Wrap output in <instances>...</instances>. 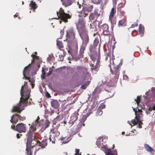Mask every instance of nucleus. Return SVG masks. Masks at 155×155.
<instances>
[{"instance_id": "nucleus-63", "label": "nucleus", "mask_w": 155, "mask_h": 155, "mask_svg": "<svg viewBox=\"0 0 155 155\" xmlns=\"http://www.w3.org/2000/svg\"><path fill=\"white\" fill-rule=\"evenodd\" d=\"M47 140V139H45V140H43L41 141V142L44 143L45 142V143L46 142L45 141Z\"/></svg>"}, {"instance_id": "nucleus-40", "label": "nucleus", "mask_w": 155, "mask_h": 155, "mask_svg": "<svg viewBox=\"0 0 155 155\" xmlns=\"http://www.w3.org/2000/svg\"><path fill=\"white\" fill-rule=\"evenodd\" d=\"M138 108V107H137L136 109L135 108H133V110L135 112V117H137V108Z\"/></svg>"}, {"instance_id": "nucleus-3", "label": "nucleus", "mask_w": 155, "mask_h": 155, "mask_svg": "<svg viewBox=\"0 0 155 155\" xmlns=\"http://www.w3.org/2000/svg\"><path fill=\"white\" fill-rule=\"evenodd\" d=\"M78 31L79 35L82 40V45L86 46L87 45L89 42V38L85 29L84 28H80Z\"/></svg>"}, {"instance_id": "nucleus-57", "label": "nucleus", "mask_w": 155, "mask_h": 155, "mask_svg": "<svg viewBox=\"0 0 155 155\" xmlns=\"http://www.w3.org/2000/svg\"><path fill=\"white\" fill-rule=\"evenodd\" d=\"M137 122H138L139 124H143L142 121L140 119V120H139L138 121H137Z\"/></svg>"}, {"instance_id": "nucleus-20", "label": "nucleus", "mask_w": 155, "mask_h": 155, "mask_svg": "<svg viewBox=\"0 0 155 155\" xmlns=\"http://www.w3.org/2000/svg\"><path fill=\"white\" fill-rule=\"evenodd\" d=\"M36 4L35 2L31 1L29 4V6L32 9H35L36 8Z\"/></svg>"}, {"instance_id": "nucleus-6", "label": "nucleus", "mask_w": 155, "mask_h": 155, "mask_svg": "<svg viewBox=\"0 0 155 155\" xmlns=\"http://www.w3.org/2000/svg\"><path fill=\"white\" fill-rule=\"evenodd\" d=\"M18 119L20 120L23 121L25 119V116L21 117L20 115L16 113L12 116L10 119V122L12 124H16L18 121Z\"/></svg>"}, {"instance_id": "nucleus-36", "label": "nucleus", "mask_w": 155, "mask_h": 155, "mask_svg": "<svg viewBox=\"0 0 155 155\" xmlns=\"http://www.w3.org/2000/svg\"><path fill=\"white\" fill-rule=\"evenodd\" d=\"M92 109V108H91L89 109V110H88L87 113L86 114L87 116L88 117L91 113V110Z\"/></svg>"}, {"instance_id": "nucleus-16", "label": "nucleus", "mask_w": 155, "mask_h": 155, "mask_svg": "<svg viewBox=\"0 0 155 155\" xmlns=\"http://www.w3.org/2000/svg\"><path fill=\"white\" fill-rule=\"evenodd\" d=\"M144 147L146 150L148 152H152L154 151V150L147 144H145L144 145Z\"/></svg>"}, {"instance_id": "nucleus-9", "label": "nucleus", "mask_w": 155, "mask_h": 155, "mask_svg": "<svg viewBox=\"0 0 155 155\" xmlns=\"http://www.w3.org/2000/svg\"><path fill=\"white\" fill-rule=\"evenodd\" d=\"M35 131L34 127L32 126H31L28 132L26 135L27 139H33V133Z\"/></svg>"}, {"instance_id": "nucleus-48", "label": "nucleus", "mask_w": 155, "mask_h": 155, "mask_svg": "<svg viewBox=\"0 0 155 155\" xmlns=\"http://www.w3.org/2000/svg\"><path fill=\"white\" fill-rule=\"evenodd\" d=\"M145 105L144 104H143L142 105L141 107V109L145 110Z\"/></svg>"}, {"instance_id": "nucleus-14", "label": "nucleus", "mask_w": 155, "mask_h": 155, "mask_svg": "<svg viewBox=\"0 0 155 155\" xmlns=\"http://www.w3.org/2000/svg\"><path fill=\"white\" fill-rule=\"evenodd\" d=\"M144 28L142 24H140L139 26V32L141 37H142L144 35Z\"/></svg>"}, {"instance_id": "nucleus-44", "label": "nucleus", "mask_w": 155, "mask_h": 155, "mask_svg": "<svg viewBox=\"0 0 155 155\" xmlns=\"http://www.w3.org/2000/svg\"><path fill=\"white\" fill-rule=\"evenodd\" d=\"M100 57H99L98 58V59L97 60V62H96V65H100L99 64V63H100Z\"/></svg>"}, {"instance_id": "nucleus-33", "label": "nucleus", "mask_w": 155, "mask_h": 155, "mask_svg": "<svg viewBox=\"0 0 155 155\" xmlns=\"http://www.w3.org/2000/svg\"><path fill=\"white\" fill-rule=\"evenodd\" d=\"M98 10H95L93 13L96 17V19L100 15V13H98Z\"/></svg>"}, {"instance_id": "nucleus-39", "label": "nucleus", "mask_w": 155, "mask_h": 155, "mask_svg": "<svg viewBox=\"0 0 155 155\" xmlns=\"http://www.w3.org/2000/svg\"><path fill=\"white\" fill-rule=\"evenodd\" d=\"M100 65H96L94 66V69L96 71H97L98 70V68L99 67Z\"/></svg>"}, {"instance_id": "nucleus-51", "label": "nucleus", "mask_w": 155, "mask_h": 155, "mask_svg": "<svg viewBox=\"0 0 155 155\" xmlns=\"http://www.w3.org/2000/svg\"><path fill=\"white\" fill-rule=\"evenodd\" d=\"M137 109V113H141L142 112L141 109H140L138 108Z\"/></svg>"}, {"instance_id": "nucleus-21", "label": "nucleus", "mask_w": 155, "mask_h": 155, "mask_svg": "<svg viewBox=\"0 0 155 155\" xmlns=\"http://www.w3.org/2000/svg\"><path fill=\"white\" fill-rule=\"evenodd\" d=\"M56 45L59 47V49L62 48H63V46L62 44V42L61 41H60L58 40V38H57L56 40Z\"/></svg>"}, {"instance_id": "nucleus-7", "label": "nucleus", "mask_w": 155, "mask_h": 155, "mask_svg": "<svg viewBox=\"0 0 155 155\" xmlns=\"http://www.w3.org/2000/svg\"><path fill=\"white\" fill-rule=\"evenodd\" d=\"M33 139H27L26 143V148L25 149L26 153L27 155H32V153L31 150L32 143Z\"/></svg>"}, {"instance_id": "nucleus-24", "label": "nucleus", "mask_w": 155, "mask_h": 155, "mask_svg": "<svg viewBox=\"0 0 155 155\" xmlns=\"http://www.w3.org/2000/svg\"><path fill=\"white\" fill-rule=\"evenodd\" d=\"M115 13V10L114 8L113 7L111 9L110 15H109V18L110 19L113 17Z\"/></svg>"}, {"instance_id": "nucleus-54", "label": "nucleus", "mask_w": 155, "mask_h": 155, "mask_svg": "<svg viewBox=\"0 0 155 155\" xmlns=\"http://www.w3.org/2000/svg\"><path fill=\"white\" fill-rule=\"evenodd\" d=\"M70 140H69L68 141H63L62 143H64V144L67 143Z\"/></svg>"}, {"instance_id": "nucleus-62", "label": "nucleus", "mask_w": 155, "mask_h": 155, "mask_svg": "<svg viewBox=\"0 0 155 155\" xmlns=\"http://www.w3.org/2000/svg\"><path fill=\"white\" fill-rule=\"evenodd\" d=\"M35 54H32L31 55V57H33L34 56H35V55H36L37 54V53L36 52H35Z\"/></svg>"}, {"instance_id": "nucleus-1", "label": "nucleus", "mask_w": 155, "mask_h": 155, "mask_svg": "<svg viewBox=\"0 0 155 155\" xmlns=\"http://www.w3.org/2000/svg\"><path fill=\"white\" fill-rule=\"evenodd\" d=\"M31 90L26 88H24L22 86L21 89L20 94L21 97L19 103L14 106L12 110V112H17L21 113V111L25 109L24 107L28 104V100L30 97Z\"/></svg>"}, {"instance_id": "nucleus-47", "label": "nucleus", "mask_w": 155, "mask_h": 155, "mask_svg": "<svg viewBox=\"0 0 155 155\" xmlns=\"http://www.w3.org/2000/svg\"><path fill=\"white\" fill-rule=\"evenodd\" d=\"M138 26V24L137 23H136L135 24H133L131 26V28H134L135 27H137Z\"/></svg>"}, {"instance_id": "nucleus-10", "label": "nucleus", "mask_w": 155, "mask_h": 155, "mask_svg": "<svg viewBox=\"0 0 155 155\" xmlns=\"http://www.w3.org/2000/svg\"><path fill=\"white\" fill-rule=\"evenodd\" d=\"M102 29H103V33L105 35H107L110 33L109 30V27L107 24H104L102 25Z\"/></svg>"}, {"instance_id": "nucleus-53", "label": "nucleus", "mask_w": 155, "mask_h": 155, "mask_svg": "<svg viewBox=\"0 0 155 155\" xmlns=\"http://www.w3.org/2000/svg\"><path fill=\"white\" fill-rule=\"evenodd\" d=\"M122 64H123L122 59H121L120 60V63H119L118 65H119L121 66L122 65Z\"/></svg>"}, {"instance_id": "nucleus-2", "label": "nucleus", "mask_w": 155, "mask_h": 155, "mask_svg": "<svg viewBox=\"0 0 155 155\" xmlns=\"http://www.w3.org/2000/svg\"><path fill=\"white\" fill-rule=\"evenodd\" d=\"M66 40L68 41V48L70 49L71 46L75 45L76 49L78 48V43L76 41L75 38V34L72 28H71L69 30V32L66 31Z\"/></svg>"}, {"instance_id": "nucleus-11", "label": "nucleus", "mask_w": 155, "mask_h": 155, "mask_svg": "<svg viewBox=\"0 0 155 155\" xmlns=\"http://www.w3.org/2000/svg\"><path fill=\"white\" fill-rule=\"evenodd\" d=\"M51 104V106L55 109H57L59 105L58 102L56 100L52 99Z\"/></svg>"}, {"instance_id": "nucleus-64", "label": "nucleus", "mask_w": 155, "mask_h": 155, "mask_svg": "<svg viewBox=\"0 0 155 155\" xmlns=\"http://www.w3.org/2000/svg\"><path fill=\"white\" fill-rule=\"evenodd\" d=\"M65 138V137H61V138H60V140H63Z\"/></svg>"}, {"instance_id": "nucleus-22", "label": "nucleus", "mask_w": 155, "mask_h": 155, "mask_svg": "<svg viewBox=\"0 0 155 155\" xmlns=\"http://www.w3.org/2000/svg\"><path fill=\"white\" fill-rule=\"evenodd\" d=\"M37 143H39L38 146H41L42 148H45V147L47 145V142H45L44 143H41L39 140H37Z\"/></svg>"}, {"instance_id": "nucleus-35", "label": "nucleus", "mask_w": 155, "mask_h": 155, "mask_svg": "<svg viewBox=\"0 0 155 155\" xmlns=\"http://www.w3.org/2000/svg\"><path fill=\"white\" fill-rule=\"evenodd\" d=\"M53 70V69H51V68H49V72L47 74V75H46L47 76H50V75H51L52 73V72Z\"/></svg>"}, {"instance_id": "nucleus-26", "label": "nucleus", "mask_w": 155, "mask_h": 155, "mask_svg": "<svg viewBox=\"0 0 155 155\" xmlns=\"http://www.w3.org/2000/svg\"><path fill=\"white\" fill-rule=\"evenodd\" d=\"M90 81H88L86 82L85 83V84H82L81 87V88L82 89H85L87 87V86L90 83Z\"/></svg>"}, {"instance_id": "nucleus-15", "label": "nucleus", "mask_w": 155, "mask_h": 155, "mask_svg": "<svg viewBox=\"0 0 155 155\" xmlns=\"http://www.w3.org/2000/svg\"><path fill=\"white\" fill-rule=\"evenodd\" d=\"M86 46L85 45L83 46L82 45L79 51V56L81 57H83V54L84 53V51Z\"/></svg>"}, {"instance_id": "nucleus-58", "label": "nucleus", "mask_w": 155, "mask_h": 155, "mask_svg": "<svg viewBox=\"0 0 155 155\" xmlns=\"http://www.w3.org/2000/svg\"><path fill=\"white\" fill-rule=\"evenodd\" d=\"M31 84V88H33L34 87V86H35V84H34V83H32V84Z\"/></svg>"}, {"instance_id": "nucleus-13", "label": "nucleus", "mask_w": 155, "mask_h": 155, "mask_svg": "<svg viewBox=\"0 0 155 155\" xmlns=\"http://www.w3.org/2000/svg\"><path fill=\"white\" fill-rule=\"evenodd\" d=\"M93 5H88L86 6H84L83 7L82 11H87V12H90L92 11L93 8Z\"/></svg>"}, {"instance_id": "nucleus-31", "label": "nucleus", "mask_w": 155, "mask_h": 155, "mask_svg": "<svg viewBox=\"0 0 155 155\" xmlns=\"http://www.w3.org/2000/svg\"><path fill=\"white\" fill-rule=\"evenodd\" d=\"M26 79H28L29 80V82H30V84L34 83L35 81V80L33 78H30V77H29Z\"/></svg>"}, {"instance_id": "nucleus-34", "label": "nucleus", "mask_w": 155, "mask_h": 155, "mask_svg": "<svg viewBox=\"0 0 155 155\" xmlns=\"http://www.w3.org/2000/svg\"><path fill=\"white\" fill-rule=\"evenodd\" d=\"M143 116V114L141 112L137 113V117H138V118L137 119V121H138L139 120H140V117H142Z\"/></svg>"}, {"instance_id": "nucleus-38", "label": "nucleus", "mask_w": 155, "mask_h": 155, "mask_svg": "<svg viewBox=\"0 0 155 155\" xmlns=\"http://www.w3.org/2000/svg\"><path fill=\"white\" fill-rule=\"evenodd\" d=\"M105 105L103 104H101V105L99 106L98 108L100 109H104L105 107Z\"/></svg>"}, {"instance_id": "nucleus-25", "label": "nucleus", "mask_w": 155, "mask_h": 155, "mask_svg": "<svg viewBox=\"0 0 155 155\" xmlns=\"http://www.w3.org/2000/svg\"><path fill=\"white\" fill-rule=\"evenodd\" d=\"M101 137H99L97 139L96 143V144L97 145V147L100 148L101 146Z\"/></svg>"}, {"instance_id": "nucleus-60", "label": "nucleus", "mask_w": 155, "mask_h": 155, "mask_svg": "<svg viewBox=\"0 0 155 155\" xmlns=\"http://www.w3.org/2000/svg\"><path fill=\"white\" fill-rule=\"evenodd\" d=\"M77 4L78 5V7L79 8H80L81 6V4H79V2H77Z\"/></svg>"}, {"instance_id": "nucleus-12", "label": "nucleus", "mask_w": 155, "mask_h": 155, "mask_svg": "<svg viewBox=\"0 0 155 155\" xmlns=\"http://www.w3.org/2000/svg\"><path fill=\"white\" fill-rule=\"evenodd\" d=\"M62 4L65 7L71 5L73 3L72 0H61Z\"/></svg>"}, {"instance_id": "nucleus-49", "label": "nucleus", "mask_w": 155, "mask_h": 155, "mask_svg": "<svg viewBox=\"0 0 155 155\" xmlns=\"http://www.w3.org/2000/svg\"><path fill=\"white\" fill-rule=\"evenodd\" d=\"M78 116L77 115L76 116H75V119L73 121H72V122H71V124H72V125H73L74 123V121L76 120L77 119H78Z\"/></svg>"}, {"instance_id": "nucleus-46", "label": "nucleus", "mask_w": 155, "mask_h": 155, "mask_svg": "<svg viewBox=\"0 0 155 155\" xmlns=\"http://www.w3.org/2000/svg\"><path fill=\"white\" fill-rule=\"evenodd\" d=\"M22 135V134H19V133H17L16 134V137L18 139H19L20 137V136H21Z\"/></svg>"}, {"instance_id": "nucleus-19", "label": "nucleus", "mask_w": 155, "mask_h": 155, "mask_svg": "<svg viewBox=\"0 0 155 155\" xmlns=\"http://www.w3.org/2000/svg\"><path fill=\"white\" fill-rule=\"evenodd\" d=\"M115 71H113V70H112L111 68H110V71L111 72L112 74H115L116 75V76H117L118 78V76L119 75V71L117 69H115Z\"/></svg>"}, {"instance_id": "nucleus-32", "label": "nucleus", "mask_w": 155, "mask_h": 155, "mask_svg": "<svg viewBox=\"0 0 155 155\" xmlns=\"http://www.w3.org/2000/svg\"><path fill=\"white\" fill-rule=\"evenodd\" d=\"M88 117L86 115H84L82 116V117L81 118V121L83 122H84L85 120H86L87 117Z\"/></svg>"}, {"instance_id": "nucleus-18", "label": "nucleus", "mask_w": 155, "mask_h": 155, "mask_svg": "<svg viewBox=\"0 0 155 155\" xmlns=\"http://www.w3.org/2000/svg\"><path fill=\"white\" fill-rule=\"evenodd\" d=\"M68 52L69 54H70L71 56L73 59H75L76 61L77 60H79L80 58H82V57H81L79 55V56H78L76 57V55H74L72 53H71L70 51H68Z\"/></svg>"}, {"instance_id": "nucleus-45", "label": "nucleus", "mask_w": 155, "mask_h": 155, "mask_svg": "<svg viewBox=\"0 0 155 155\" xmlns=\"http://www.w3.org/2000/svg\"><path fill=\"white\" fill-rule=\"evenodd\" d=\"M27 82H25V81L24 82V85L23 86V87L24 88H26L27 87Z\"/></svg>"}, {"instance_id": "nucleus-41", "label": "nucleus", "mask_w": 155, "mask_h": 155, "mask_svg": "<svg viewBox=\"0 0 155 155\" xmlns=\"http://www.w3.org/2000/svg\"><path fill=\"white\" fill-rule=\"evenodd\" d=\"M72 47H74L75 49H76V51H75V55H76L78 54V48L77 49H76L75 47V45H74V46H71V48H70V49H69V50H70H70H71V48Z\"/></svg>"}, {"instance_id": "nucleus-56", "label": "nucleus", "mask_w": 155, "mask_h": 155, "mask_svg": "<svg viewBox=\"0 0 155 155\" xmlns=\"http://www.w3.org/2000/svg\"><path fill=\"white\" fill-rule=\"evenodd\" d=\"M141 125V124H138V125L137 126V127H139L140 128H141L142 127V126Z\"/></svg>"}, {"instance_id": "nucleus-8", "label": "nucleus", "mask_w": 155, "mask_h": 155, "mask_svg": "<svg viewBox=\"0 0 155 155\" xmlns=\"http://www.w3.org/2000/svg\"><path fill=\"white\" fill-rule=\"evenodd\" d=\"M32 61H31V64H29L28 66L25 67L23 70V74L24 77L25 78V79L30 77V71L31 70V68L30 67L28 68V67L32 64Z\"/></svg>"}, {"instance_id": "nucleus-61", "label": "nucleus", "mask_w": 155, "mask_h": 155, "mask_svg": "<svg viewBox=\"0 0 155 155\" xmlns=\"http://www.w3.org/2000/svg\"><path fill=\"white\" fill-rule=\"evenodd\" d=\"M92 60L93 61H95V58H94V57H92L90 56Z\"/></svg>"}, {"instance_id": "nucleus-42", "label": "nucleus", "mask_w": 155, "mask_h": 155, "mask_svg": "<svg viewBox=\"0 0 155 155\" xmlns=\"http://www.w3.org/2000/svg\"><path fill=\"white\" fill-rule=\"evenodd\" d=\"M46 95L48 98H49L51 97L50 94V93H49V92L48 91L46 92Z\"/></svg>"}, {"instance_id": "nucleus-50", "label": "nucleus", "mask_w": 155, "mask_h": 155, "mask_svg": "<svg viewBox=\"0 0 155 155\" xmlns=\"http://www.w3.org/2000/svg\"><path fill=\"white\" fill-rule=\"evenodd\" d=\"M113 153L114 155H117V151L116 149L114 150V153Z\"/></svg>"}, {"instance_id": "nucleus-30", "label": "nucleus", "mask_w": 155, "mask_h": 155, "mask_svg": "<svg viewBox=\"0 0 155 155\" xmlns=\"http://www.w3.org/2000/svg\"><path fill=\"white\" fill-rule=\"evenodd\" d=\"M99 88L98 87H96L94 89V91L92 92V94L93 95H95L96 93L99 92Z\"/></svg>"}, {"instance_id": "nucleus-27", "label": "nucleus", "mask_w": 155, "mask_h": 155, "mask_svg": "<svg viewBox=\"0 0 155 155\" xmlns=\"http://www.w3.org/2000/svg\"><path fill=\"white\" fill-rule=\"evenodd\" d=\"M96 18V17L93 13H91L89 16V18L90 20H94Z\"/></svg>"}, {"instance_id": "nucleus-59", "label": "nucleus", "mask_w": 155, "mask_h": 155, "mask_svg": "<svg viewBox=\"0 0 155 155\" xmlns=\"http://www.w3.org/2000/svg\"><path fill=\"white\" fill-rule=\"evenodd\" d=\"M34 140L35 141H36L37 142V140H37L36 138L35 137H33V140Z\"/></svg>"}, {"instance_id": "nucleus-28", "label": "nucleus", "mask_w": 155, "mask_h": 155, "mask_svg": "<svg viewBox=\"0 0 155 155\" xmlns=\"http://www.w3.org/2000/svg\"><path fill=\"white\" fill-rule=\"evenodd\" d=\"M46 77V72L45 70L43 69V68H42V74L41 75V78L42 79H45Z\"/></svg>"}, {"instance_id": "nucleus-4", "label": "nucleus", "mask_w": 155, "mask_h": 155, "mask_svg": "<svg viewBox=\"0 0 155 155\" xmlns=\"http://www.w3.org/2000/svg\"><path fill=\"white\" fill-rule=\"evenodd\" d=\"M59 12V15H58V12H57V14L58 17V19H60L61 20L59 21L60 23H61L62 21L65 22H67L68 19L71 18V16L69 14L65 13L63 10L61 8H60Z\"/></svg>"}, {"instance_id": "nucleus-17", "label": "nucleus", "mask_w": 155, "mask_h": 155, "mask_svg": "<svg viewBox=\"0 0 155 155\" xmlns=\"http://www.w3.org/2000/svg\"><path fill=\"white\" fill-rule=\"evenodd\" d=\"M145 104L147 106V107L146 108L147 110L145 111V112L147 114H150V111L152 109H153L152 108V107L151 108L150 105H148L146 103H145Z\"/></svg>"}, {"instance_id": "nucleus-52", "label": "nucleus", "mask_w": 155, "mask_h": 155, "mask_svg": "<svg viewBox=\"0 0 155 155\" xmlns=\"http://www.w3.org/2000/svg\"><path fill=\"white\" fill-rule=\"evenodd\" d=\"M79 149H76V153H78V155H79Z\"/></svg>"}, {"instance_id": "nucleus-37", "label": "nucleus", "mask_w": 155, "mask_h": 155, "mask_svg": "<svg viewBox=\"0 0 155 155\" xmlns=\"http://www.w3.org/2000/svg\"><path fill=\"white\" fill-rule=\"evenodd\" d=\"M49 121L48 120H46L45 123V124L46 125L45 126V128H46L49 127Z\"/></svg>"}, {"instance_id": "nucleus-43", "label": "nucleus", "mask_w": 155, "mask_h": 155, "mask_svg": "<svg viewBox=\"0 0 155 155\" xmlns=\"http://www.w3.org/2000/svg\"><path fill=\"white\" fill-rule=\"evenodd\" d=\"M132 123L133 124L134 126L136 125L137 124V120L136 121L134 120V119L132 120Z\"/></svg>"}, {"instance_id": "nucleus-29", "label": "nucleus", "mask_w": 155, "mask_h": 155, "mask_svg": "<svg viewBox=\"0 0 155 155\" xmlns=\"http://www.w3.org/2000/svg\"><path fill=\"white\" fill-rule=\"evenodd\" d=\"M102 113V111L101 110V109L98 108L96 112V115L100 116L101 115Z\"/></svg>"}, {"instance_id": "nucleus-55", "label": "nucleus", "mask_w": 155, "mask_h": 155, "mask_svg": "<svg viewBox=\"0 0 155 155\" xmlns=\"http://www.w3.org/2000/svg\"><path fill=\"white\" fill-rule=\"evenodd\" d=\"M120 67V66L118 64L116 66L115 69L118 70Z\"/></svg>"}, {"instance_id": "nucleus-23", "label": "nucleus", "mask_w": 155, "mask_h": 155, "mask_svg": "<svg viewBox=\"0 0 155 155\" xmlns=\"http://www.w3.org/2000/svg\"><path fill=\"white\" fill-rule=\"evenodd\" d=\"M126 21V18L124 17L122 19L120 20L119 21V26H122L125 22Z\"/></svg>"}, {"instance_id": "nucleus-5", "label": "nucleus", "mask_w": 155, "mask_h": 155, "mask_svg": "<svg viewBox=\"0 0 155 155\" xmlns=\"http://www.w3.org/2000/svg\"><path fill=\"white\" fill-rule=\"evenodd\" d=\"M14 124H13L11 126V129L16 130L20 133H25L26 132L25 124L23 123H18L15 127Z\"/></svg>"}]
</instances>
